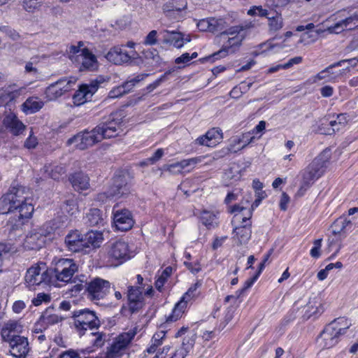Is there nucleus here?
Returning <instances> with one entry per match:
<instances>
[{"label":"nucleus","instance_id":"f704fd0d","mask_svg":"<svg viewBox=\"0 0 358 358\" xmlns=\"http://www.w3.org/2000/svg\"><path fill=\"white\" fill-rule=\"evenodd\" d=\"M200 219L208 229H213L218 225L217 214L214 212L203 210L200 214Z\"/></svg>","mask_w":358,"mask_h":358},{"label":"nucleus","instance_id":"4d7b16f0","mask_svg":"<svg viewBox=\"0 0 358 358\" xmlns=\"http://www.w3.org/2000/svg\"><path fill=\"white\" fill-rule=\"evenodd\" d=\"M196 338V334L192 332L190 336H188L183 339L181 346H184L187 350L189 352L195 343Z\"/></svg>","mask_w":358,"mask_h":358},{"label":"nucleus","instance_id":"cd10ccee","mask_svg":"<svg viewBox=\"0 0 358 358\" xmlns=\"http://www.w3.org/2000/svg\"><path fill=\"white\" fill-rule=\"evenodd\" d=\"M84 240L89 253L92 249L100 247L103 240V234L98 231H90L84 234Z\"/></svg>","mask_w":358,"mask_h":358},{"label":"nucleus","instance_id":"c03bdc74","mask_svg":"<svg viewBox=\"0 0 358 358\" xmlns=\"http://www.w3.org/2000/svg\"><path fill=\"white\" fill-rule=\"evenodd\" d=\"M172 268L171 266L166 267L160 276L157 278V280L155 282V287L159 290L161 291L165 282L166 281L167 278L171 275L172 273Z\"/></svg>","mask_w":358,"mask_h":358},{"label":"nucleus","instance_id":"3c124183","mask_svg":"<svg viewBox=\"0 0 358 358\" xmlns=\"http://www.w3.org/2000/svg\"><path fill=\"white\" fill-rule=\"evenodd\" d=\"M201 285V282L200 281H197L196 283L192 285L187 291V292L182 297V300L185 301H190L192 299L195 297L197 295L196 291L197 289Z\"/></svg>","mask_w":358,"mask_h":358},{"label":"nucleus","instance_id":"bf43d9fd","mask_svg":"<svg viewBox=\"0 0 358 358\" xmlns=\"http://www.w3.org/2000/svg\"><path fill=\"white\" fill-rule=\"evenodd\" d=\"M345 29H347L345 26L343 24V21L341 20L334 25L328 27L326 31L329 34H339Z\"/></svg>","mask_w":358,"mask_h":358},{"label":"nucleus","instance_id":"a878e982","mask_svg":"<svg viewBox=\"0 0 358 358\" xmlns=\"http://www.w3.org/2000/svg\"><path fill=\"white\" fill-rule=\"evenodd\" d=\"M108 255L110 257L115 259L125 260L129 259V248L127 243L121 241L114 243L108 250Z\"/></svg>","mask_w":358,"mask_h":358},{"label":"nucleus","instance_id":"2eb2a0df","mask_svg":"<svg viewBox=\"0 0 358 358\" xmlns=\"http://www.w3.org/2000/svg\"><path fill=\"white\" fill-rule=\"evenodd\" d=\"M117 114H111L106 120L99 124L96 127L104 138H110L118 135L121 119L117 118Z\"/></svg>","mask_w":358,"mask_h":358},{"label":"nucleus","instance_id":"ddd939ff","mask_svg":"<svg viewBox=\"0 0 358 358\" xmlns=\"http://www.w3.org/2000/svg\"><path fill=\"white\" fill-rule=\"evenodd\" d=\"M138 53L131 50L127 52L123 50V45H115L110 49L105 55L106 59L115 64L122 65L129 63L131 59L137 58Z\"/></svg>","mask_w":358,"mask_h":358},{"label":"nucleus","instance_id":"0eeeda50","mask_svg":"<svg viewBox=\"0 0 358 358\" xmlns=\"http://www.w3.org/2000/svg\"><path fill=\"white\" fill-rule=\"evenodd\" d=\"M135 335L134 331H129L117 336L110 346L107 348L104 358H120L122 357Z\"/></svg>","mask_w":358,"mask_h":358},{"label":"nucleus","instance_id":"0e129e2a","mask_svg":"<svg viewBox=\"0 0 358 358\" xmlns=\"http://www.w3.org/2000/svg\"><path fill=\"white\" fill-rule=\"evenodd\" d=\"M1 334L3 340L6 342H8L9 344L13 338L16 337L17 336L16 334H14L13 332L10 331L5 327H3Z\"/></svg>","mask_w":358,"mask_h":358},{"label":"nucleus","instance_id":"f03ea898","mask_svg":"<svg viewBox=\"0 0 358 358\" xmlns=\"http://www.w3.org/2000/svg\"><path fill=\"white\" fill-rule=\"evenodd\" d=\"M351 324L346 318L339 317L328 324L320 333L318 343L323 349H329L335 346L340 337L346 334Z\"/></svg>","mask_w":358,"mask_h":358},{"label":"nucleus","instance_id":"774afa93","mask_svg":"<svg viewBox=\"0 0 358 358\" xmlns=\"http://www.w3.org/2000/svg\"><path fill=\"white\" fill-rule=\"evenodd\" d=\"M165 336V332L164 331H159L155 333L152 338V343L155 345H160L162 344V340Z\"/></svg>","mask_w":358,"mask_h":358},{"label":"nucleus","instance_id":"680f3d73","mask_svg":"<svg viewBox=\"0 0 358 358\" xmlns=\"http://www.w3.org/2000/svg\"><path fill=\"white\" fill-rule=\"evenodd\" d=\"M46 329L47 327L39 317L38 320L34 325L32 334L33 336H37V334L43 333Z\"/></svg>","mask_w":358,"mask_h":358},{"label":"nucleus","instance_id":"5701e85b","mask_svg":"<svg viewBox=\"0 0 358 358\" xmlns=\"http://www.w3.org/2000/svg\"><path fill=\"white\" fill-rule=\"evenodd\" d=\"M197 27L202 31L215 33L224 29L227 27V23L222 18L210 17L200 20L197 23Z\"/></svg>","mask_w":358,"mask_h":358},{"label":"nucleus","instance_id":"f8f14e48","mask_svg":"<svg viewBox=\"0 0 358 358\" xmlns=\"http://www.w3.org/2000/svg\"><path fill=\"white\" fill-rule=\"evenodd\" d=\"M110 291V283L104 279L95 278L90 281L87 296L92 301L103 299Z\"/></svg>","mask_w":358,"mask_h":358},{"label":"nucleus","instance_id":"a211bd4d","mask_svg":"<svg viewBox=\"0 0 358 358\" xmlns=\"http://www.w3.org/2000/svg\"><path fill=\"white\" fill-rule=\"evenodd\" d=\"M129 193L130 185L128 182V178L125 176H115L113 185L110 187V196L115 199H120L129 195Z\"/></svg>","mask_w":358,"mask_h":358},{"label":"nucleus","instance_id":"f257e3e1","mask_svg":"<svg viewBox=\"0 0 358 358\" xmlns=\"http://www.w3.org/2000/svg\"><path fill=\"white\" fill-rule=\"evenodd\" d=\"M231 212L235 213L232 224H243L234 227L233 238L238 245L246 244L250 239L252 234L251 222L250 221L252 216L251 210L247 209V207L241 206V205H235Z\"/></svg>","mask_w":358,"mask_h":358},{"label":"nucleus","instance_id":"69168bd1","mask_svg":"<svg viewBox=\"0 0 358 358\" xmlns=\"http://www.w3.org/2000/svg\"><path fill=\"white\" fill-rule=\"evenodd\" d=\"M322 239H317L314 241V247L310 250V255L314 258H318L320 256V247Z\"/></svg>","mask_w":358,"mask_h":358},{"label":"nucleus","instance_id":"9d476101","mask_svg":"<svg viewBox=\"0 0 358 358\" xmlns=\"http://www.w3.org/2000/svg\"><path fill=\"white\" fill-rule=\"evenodd\" d=\"M50 281L49 271L45 263L41 262L30 267L25 275V282L29 287L39 285Z\"/></svg>","mask_w":358,"mask_h":358},{"label":"nucleus","instance_id":"e433bc0d","mask_svg":"<svg viewBox=\"0 0 358 358\" xmlns=\"http://www.w3.org/2000/svg\"><path fill=\"white\" fill-rule=\"evenodd\" d=\"M86 223L90 226L103 225L104 219L103 218L102 213L100 210L93 208L90 210L86 215Z\"/></svg>","mask_w":358,"mask_h":358},{"label":"nucleus","instance_id":"c9c22d12","mask_svg":"<svg viewBox=\"0 0 358 358\" xmlns=\"http://www.w3.org/2000/svg\"><path fill=\"white\" fill-rule=\"evenodd\" d=\"M189 352L184 346L173 350L170 347H164L162 350V358H185Z\"/></svg>","mask_w":358,"mask_h":358},{"label":"nucleus","instance_id":"864d4df0","mask_svg":"<svg viewBox=\"0 0 358 358\" xmlns=\"http://www.w3.org/2000/svg\"><path fill=\"white\" fill-rule=\"evenodd\" d=\"M63 209L71 215H75L78 211L77 202L73 199L67 200L63 206Z\"/></svg>","mask_w":358,"mask_h":358},{"label":"nucleus","instance_id":"c85d7f7f","mask_svg":"<svg viewBox=\"0 0 358 358\" xmlns=\"http://www.w3.org/2000/svg\"><path fill=\"white\" fill-rule=\"evenodd\" d=\"M163 43L165 44H171L176 48H180L183 46V34L180 31H170L164 30Z\"/></svg>","mask_w":358,"mask_h":358},{"label":"nucleus","instance_id":"c756f323","mask_svg":"<svg viewBox=\"0 0 358 358\" xmlns=\"http://www.w3.org/2000/svg\"><path fill=\"white\" fill-rule=\"evenodd\" d=\"M70 181L73 188L78 191L87 189L90 187L89 177L82 172L73 174L70 178Z\"/></svg>","mask_w":358,"mask_h":358},{"label":"nucleus","instance_id":"aec40b11","mask_svg":"<svg viewBox=\"0 0 358 358\" xmlns=\"http://www.w3.org/2000/svg\"><path fill=\"white\" fill-rule=\"evenodd\" d=\"M113 222L120 231H128L133 227L134 221L131 213L127 209L117 210L114 212Z\"/></svg>","mask_w":358,"mask_h":358},{"label":"nucleus","instance_id":"de8ad7c7","mask_svg":"<svg viewBox=\"0 0 358 358\" xmlns=\"http://www.w3.org/2000/svg\"><path fill=\"white\" fill-rule=\"evenodd\" d=\"M145 58L150 61L151 64H157L160 62V57L156 49H148L143 51Z\"/></svg>","mask_w":358,"mask_h":358},{"label":"nucleus","instance_id":"37998d69","mask_svg":"<svg viewBox=\"0 0 358 358\" xmlns=\"http://www.w3.org/2000/svg\"><path fill=\"white\" fill-rule=\"evenodd\" d=\"M45 172L51 178L59 180L66 173V169L62 165L50 166L46 167Z\"/></svg>","mask_w":358,"mask_h":358},{"label":"nucleus","instance_id":"393cba45","mask_svg":"<svg viewBox=\"0 0 358 358\" xmlns=\"http://www.w3.org/2000/svg\"><path fill=\"white\" fill-rule=\"evenodd\" d=\"M41 231L42 229L38 231L34 230L27 236L25 243L29 248L36 250L43 245L45 242L46 235L50 234V231H48L46 234H43Z\"/></svg>","mask_w":358,"mask_h":358},{"label":"nucleus","instance_id":"a19ab883","mask_svg":"<svg viewBox=\"0 0 358 358\" xmlns=\"http://www.w3.org/2000/svg\"><path fill=\"white\" fill-rule=\"evenodd\" d=\"M132 85L129 83H124L122 85L117 86L111 90L108 95L109 99H115L129 93L131 91Z\"/></svg>","mask_w":358,"mask_h":358},{"label":"nucleus","instance_id":"72a5a7b5","mask_svg":"<svg viewBox=\"0 0 358 358\" xmlns=\"http://www.w3.org/2000/svg\"><path fill=\"white\" fill-rule=\"evenodd\" d=\"M251 27H252L251 23L231 27L225 31H224V29L221 31L220 36L224 37L225 36H238V35H244L245 38L247 34V30L250 29Z\"/></svg>","mask_w":358,"mask_h":358},{"label":"nucleus","instance_id":"603ef678","mask_svg":"<svg viewBox=\"0 0 358 358\" xmlns=\"http://www.w3.org/2000/svg\"><path fill=\"white\" fill-rule=\"evenodd\" d=\"M164 155V150L162 148L157 149L153 155L148 159H146L145 161L141 162V164L142 166H147L149 164H153L156 163L157 161H159Z\"/></svg>","mask_w":358,"mask_h":358},{"label":"nucleus","instance_id":"bb28decb","mask_svg":"<svg viewBox=\"0 0 358 358\" xmlns=\"http://www.w3.org/2000/svg\"><path fill=\"white\" fill-rule=\"evenodd\" d=\"M222 134L217 129L209 130L204 136L196 139V142L201 145L213 147L222 139Z\"/></svg>","mask_w":358,"mask_h":358},{"label":"nucleus","instance_id":"8fccbe9b","mask_svg":"<svg viewBox=\"0 0 358 358\" xmlns=\"http://www.w3.org/2000/svg\"><path fill=\"white\" fill-rule=\"evenodd\" d=\"M199 162L197 158H191L187 159H183L179 162L171 164V168H178L179 170L184 169L189 166L195 165Z\"/></svg>","mask_w":358,"mask_h":358},{"label":"nucleus","instance_id":"4be33fe9","mask_svg":"<svg viewBox=\"0 0 358 358\" xmlns=\"http://www.w3.org/2000/svg\"><path fill=\"white\" fill-rule=\"evenodd\" d=\"M9 345L10 354L17 358L24 357L29 350L27 338L21 336L14 337Z\"/></svg>","mask_w":358,"mask_h":358},{"label":"nucleus","instance_id":"e2e57ef3","mask_svg":"<svg viewBox=\"0 0 358 358\" xmlns=\"http://www.w3.org/2000/svg\"><path fill=\"white\" fill-rule=\"evenodd\" d=\"M157 32L156 30L151 31L145 37L144 43L148 45H153L157 43Z\"/></svg>","mask_w":358,"mask_h":358},{"label":"nucleus","instance_id":"2f4dec72","mask_svg":"<svg viewBox=\"0 0 358 358\" xmlns=\"http://www.w3.org/2000/svg\"><path fill=\"white\" fill-rule=\"evenodd\" d=\"M52 310V308H47L44 312H43L40 317L41 321L44 323L47 328L50 325L58 324L64 320L63 316L53 313Z\"/></svg>","mask_w":358,"mask_h":358},{"label":"nucleus","instance_id":"1a4fd4ad","mask_svg":"<svg viewBox=\"0 0 358 358\" xmlns=\"http://www.w3.org/2000/svg\"><path fill=\"white\" fill-rule=\"evenodd\" d=\"M77 79L74 77H64L50 85L45 91L49 101L55 100L71 90Z\"/></svg>","mask_w":358,"mask_h":358},{"label":"nucleus","instance_id":"6e6d98bb","mask_svg":"<svg viewBox=\"0 0 358 358\" xmlns=\"http://www.w3.org/2000/svg\"><path fill=\"white\" fill-rule=\"evenodd\" d=\"M167 17L171 20H174L176 21L182 20L186 15L185 10H180L177 11H169V12H164Z\"/></svg>","mask_w":358,"mask_h":358},{"label":"nucleus","instance_id":"4c0bfd02","mask_svg":"<svg viewBox=\"0 0 358 358\" xmlns=\"http://www.w3.org/2000/svg\"><path fill=\"white\" fill-rule=\"evenodd\" d=\"M88 277L85 275H77L73 279V282L75 285L71 287V292L75 294H78L82 291L85 292H87V287L90 284V281H88Z\"/></svg>","mask_w":358,"mask_h":358},{"label":"nucleus","instance_id":"7ed1b4c3","mask_svg":"<svg viewBox=\"0 0 358 358\" xmlns=\"http://www.w3.org/2000/svg\"><path fill=\"white\" fill-rule=\"evenodd\" d=\"M83 46V41H79L77 45H71L67 50L69 58L80 71L96 69L98 61L96 56Z\"/></svg>","mask_w":358,"mask_h":358},{"label":"nucleus","instance_id":"f3484780","mask_svg":"<svg viewBox=\"0 0 358 358\" xmlns=\"http://www.w3.org/2000/svg\"><path fill=\"white\" fill-rule=\"evenodd\" d=\"M100 83L99 80H92L90 84L81 85L73 96L74 103L79 106L90 100L97 91Z\"/></svg>","mask_w":358,"mask_h":358},{"label":"nucleus","instance_id":"052dcab7","mask_svg":"<svg viewBox=\"0 0 358 358\" xmlns=\"http://www.w3.org/2000/svg\"><path fill=\"white\" fill-rule=\"evenodd\" d=\"M50 300L49 294L45 293H38L37 296L32 300V303L34 306H40L42 302H48Z\"/></svg>","mask_w":358,"mask_h":358},{"label":"nucleus","instance_id":"9b49d317","mask_svg":"<svg viewBox=\"0 0 358 358\" xmlns=\"http://www.w3.org/2000/svg\"><path fill=\"white\" fill-rule=\"evenodd\" d=\"M324 172V162L320 159H315L305 170L303 173L304 184L301 187L298 194L303 195V192L306 190L310 183L321 177Z\"/></svg>","mask_w":358,"mask_h":358},{"label":"nucleus","instance_id":"58836bf2","mask_svg":"<svg viewBox=\"0 0 358 358\" xmlns=\"http://www.w3.org/2000/svg\"><path fill=\"white\" fill-rule=\"evenodd\" d=\"M187 6V3L186 0H170L164 4L163 11L169 12L185 10Z\"/></svg>","mask_w":358,"mask_h":358},{"label":"nucleus","instance_id":"412c9836","mask_svg":"<svg viewBox=\"0 0 358 358\" xmlns=\"http://www.w3.org/2000/svg\"><path fill=\"white\" fill-rule=\"evenodd\" d=\"M244 40V35L238 36H229L227 41L222 45V48L213 55L215 59L224 57L229 53H234Z\"/></svg>","mask_w":358,"mask_h":358},{"label":"nucleus","instance_id":"6ab92c4d","mask_svg":"<svg viewBox=\"0 0 358 358\" xmlns=\"http://www.w3.org/2000/svg\"><path fill=\"white\" fill-rule=\"evenodd\" d=\"M128 306L131 314L138 312L145 305L141 287L130 286L127 292Z\"/></svg>","mask_w":358,"mask_h":358},{"label":"nucleus","instance_id":"423d86ee","mask_svg":"<svg viewBox=\"0 0 358 358\" xmlns=\"http://www.w3.org/2000/svg\"><path fill=\"white\" fill-rule=\"evenodd\" d=\"M103 139V136L96 127L91 131L85 130L77 134L68 139L66 144L68 145L73 144L77 149L84 150L101 141Z\"/></svg>","mask_w":358,"mask_h":358},{"label":"nucleus","instance_id":"473e14b6","mask_svg":"<svg viewBox=\"0 0 358 358\" xmlns=\"http://www.w3.org/2000/svg\"><path fill=\"white\" fill-rule=\"evenodd\" d=\"M43 106V102L37 97L27 99L22 105V110L26 114H32L38 111Z\"/></svg>","mask_w":358,"mask_h":358},{"label":"nucleus","instance_id":"20e7f679","mask_svg":"<svg viewBox=\"0 0 358 358\" xmlns=\"http://www.w3.org/2000/svg\"><path fill=\"white\" fill-rule=\"evenodd\" d=\"M72 318L73 319L74 327L80 335L85 334L88 329H98L101 325L96 313L88 308L73 311Z\"/></svg>","mask_w":358,"mask_h":358},{"label":"nucleus","instance_id":"39448f33","mask_svg":"<svg viewBox=\"0 0 358 358\" xmlns=\"http://www.w3.org/2000/svg\"><path fill=\"white\" fill-rule=\"evenodd\" d=\"M26 188L20 185H13L8 192L0 198V214L15 213L20 202L26 200Z\"/></svg>","mask_w":358,"mask_h":358},{"label":"nucleus","instance_id":"7c9ffc66","mask_svg":"<svg viewBox=\"0 0 358 358\" xmlns=\"http://www.w3.org/2000/svg\"><path fill=\"white\" fill-rule=\"evenodd\" d=\"M15 210V216L17 217L18 221L24 223V220L29 219L34 213V206L31 203H27V199L22 202H20Z\"/></svg>","mask_w":358,"mask_h":358},{"label":"nucleus","instance_id":"338daca9","mask_svg":"<svg viewBox=\"0 0 358 358\" xmlns=\"http://www.w3.org/2000/svg\"><path fill=\"white\" fill-rule=\"evenodd\" d=\"M38 145V141L36 137L34 136L32 134L27 138L24 142V146L28 149H33Z\"/></svg>","mask_w":358,"mask_h":358},{"label":"nucleus","instance_id":"ea45409f","mask_svg":"<svg viewBox=\"0 0 358 358\" xmlns=\"http://www.w3.org/2000/svg\"><path fill=\"white\" fill-rule=\"evenodd\" d=\"M187 307V301H185L184 300H180L178 301L172 313L169 316L167 321L169 322H175L177 321L178 319H180L182 314L185 312V310Z\"/></svg>","mask_w":358,"mask_h":358},{"label":"nucleus","instance_id":"79ce46f5","mask_svg":"<svg viewBox=\"0 0 358 358\" xmlns=\"http://www.w3.org/2000/svg\"><path fill=\"white\" fill-rule=\"evenodd\" d=\"M268 26L269 31L276 32L283 27V19L281 14H277L275 16L268 17Z\"/></svg>","mask_w":358,"mask_h":358},{"label":"nucleus","instance_id":"09e8293b","mask_svg":"<svg viewBox=\"0 0 358 358\" xmlns=\"http://www.w3.org/2000/svg\"><path fill=\"white\" fill-rule=\"evenodd\" d=\"M343 24L347 29L352 30L358 27V13H355L350 16L342 20Z\"/></svg>","mask_w":358,"mask_h":358},{"label":"nucleus","instance_id":"b1692460","mask_svg":"<svg viewBox=\"0 0 358 358\" xmlns=\"http://www.w3.org/2000/svg\"><path fill=\"white\" fill-rule=\"evenodd\" d=\"M3 125L15 136L21 134L25 129L24 124L13 113H10L4 117Z\"/></svg>","mask_w":358,"mask_h":358},{"label":"nucleus","instance_id":"5fc2aeb1","mask_svg":"<svg viewBox=\"0 0 358 358\" xmlns=\"http://www.w3.org/2000/svg\"><path fill=\"white\" fill-rule=\"evenodd\" d=\"M353 59H348V60H341L340 62H338L334 64H331L330 66H329L328 67H327L324 70L322 71L321 72H320L319 73L317 74L316 76V78L318 79V80H322V79H324L327 78V75L326 73H330V70L331 69H333L334 67H336V66H339L341 65L342 63L343 62H352Z\"/></svg>","mask_w":358,"mask_h":358},{"label":"nucleus","instance_id":"4468645a","mask_svg":"<svg viewBox=\"0 0 358 358\" xmlns=\"http://www.w3.org/2000/svg\"><path fill=\"white\" fill-rule=\"evenodd\" d=\"M25 91V87H19L15 83L4 85L0 88V107L8 106L15 103Z\"/></svg>","mask_w":358,"mask_h":358},{"label":"nucleus","instance_id":"6e6552de","mask_svg":"<svg viewBox=\"0 0 358 358\" xmlns=\"http://www.w3.org/2000/svg\"><path fill=\"white\" fill-rule=\"evenodd\" d=\"M78 268V265L73 259H59L55 262L52 273L57 280L69 282Z\"/></svg>","mask_w":358,"mask_h":358},{"label":"nucleus","instance_id":"a18cd8bd","mask_svg":"<svg viewBox=\"0 0 358 358\" xmlns=\"http://www.w3.org/2000/svg\"><path fill=\"white\" fill-rule=\"evenodd\" d=\"M350 224V221L347 220L345 218L340 217L337 219L332 225L333 233L334 234H341Z\"/></svg>","mask_w":358,"mask_h":358},{"label":"nucleus","instance_id":"dca6fc26","mask_svg":"<svg viewBox=\"0 0 358 358\" xmlns=\"http://www.w3.org/2000/svg\"><path fill=\"white\" fill-rule=\"evenodd\" d=\"M85 241L84 234L78 230L70 231L65 237V245L68 250L73 252L88 253Z\"/></svg>","mask_w":358,"mask_h":358},{"label":"nucleus","instance_id":"49530a36","mask_svg":"<svg viewBox=\"0 0 358 358\" xmlns=\"http://www.w3.org/2000/svg\"><path fill=\"white\" fill-rule=\"evenodd\" d=\"M256 196H257V199L252 203L251 206L249 207L250 203V200L252 199V196L250 195L248 196V198H247L245 199V204H246V206H244V207H247V209H250L251 211H252L254 209V208L257 207L259 206V204L260 203L262 200L266 197V194L265 192H263V191L260 190V191H258V192H256ZM242 206H243V205Z\"/></svg>","mask_w":358,"mask_h":358},{"label":"nucleus","instance_id":"13d9d810","mask_svg":"<svg viewBox=\"0 0 358 358\" xmlns=\"http://www.w3.org/2000/svg\"><path fill=\"white\" fill-rule=\"evenodd\" d=\"M92 334L96 337L94 341H93V345L94 346L101 347L102 345H103L106 338V334L105 333L98 331L95 333H92Z\"/></svg>","mask_w":358,"mask_h":358}]
</instances>
